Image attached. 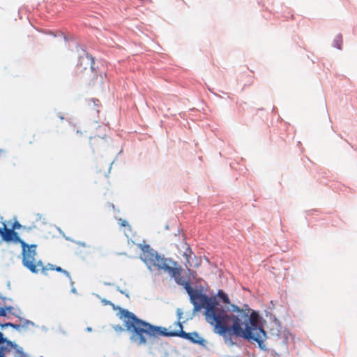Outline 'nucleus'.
Returning a JSON list of instances; mask_svg holds the SVG:
<instances>
[{"instance_id":"nucleus-5","label":"nucleus","mask_w":357,"mask_h":357,"mask_svg":"<svg viewBox=\"0 0 357 357\" xmlns=\"http://www.w3.org/2000/svg\"><path fill=\"white\" fill-rule=\"evenodd\" d=\"M106 129L105 127L98 126L96 128V133L89 137V144L94 151L95 149L104 148L107 145L105 138Z\"/></svg>"},{"instance_id":"nucleus-17","label":"nucleus","mask_w":357,"mask_h":357,"mask_svg":"<svg viewBox=\"0 0 357 357\" xmlns=\"http://www.w3.org/2000/svg\"><path fill=\"white\" fill-rule=\"evenodd\" d=\"M6 311H8V312H10V313H12V314H14V313L12 312V311H13V310L14 309V308H13V307H12V306H8V307H6Z\"/></svg>"},{"instance_id":"nucleus-11","label":"nucleus","mask_w":357,"mask_h":357,"mask_svg":"<svg viewBox=\"0 0 357 357\" xmlns=\"http://www.w3.org/2000/svg\"><path fill=\"white\" fill-rule=\"evenodd\" d=\"M88 132V131H87V130H86L85 129H78V130H77V132H76V134H77V136H81V135H82V134H83L84 132H85V133H86V132Z\"/></svg>"},{"instance_id":"nucleus-3","label":"nucleus","mask_w":357,"mask_h":357,"mask_svg":"<svg viewBox=\"0 0 357 357\" xmlns=\"http://www.w3.org/2000/svg\"><path fill=\"white\" fill-rule=\"evenodd\" d=\"M142 251L141 259L151 271H164L167 273L169 271L172 273L174 272V269H172V267L177 265L176 261L161 257L156 251L151 249L149 245H145Z\"/></svg>"},{"instance_id":"nucleus-21","label":"nucleus","mask_w":357,"mask_h":357,"mask_svg":"<svg viewBox=\"0 0 357 357\" xmlns=\"http://www.w3.org/2000/svg\"><path fill=\"white\" fill-rule=\"evenodd\" d=\"M337 47L338 49H341L340 45H337Z\"/></svg>"},{"instance_id":"nucleus-6","label":"nucleus","mask_w":357,"mask_h":357,"mask_svg":"<svg viewBox=\"0 0 357 357\" xmlns=\"http://www.w3.org/2000/svg\"><path fill=\"white\" fill-rule=\"evenodd\" d=\"M172 269H174V272L172 273L169 271L168 274L175 280L178 284L183 286L187 293L190 292L192 287L190 286V280H185L181 275V267L176 265L172 267Z\"/></svg>"},{"instance_id":"nucleus-1","label":"nucleus","mask_w":357,"mask_h":357,"mask_svg":"<svg viewBox=\"0 0 357 357\" xmlns=\"http://www.w3.org/2000/svg\"><path fill=\"white\" fill-rule=\"evenodd\" d=\"M188 294L194 311L204 308L206 321L213 328L214 333L222 336L226 342L233 345L232 336L234 335L256 342L261 349H266L264 344L266 333L260 326L259 317L255 311L242 309L236 305L224 310L215 296L208 297L193 288Z\"/></svg>"},{"instance_id":"nucleus-16","label":"nucleus","mask_w":357,"mask_h":357,"mask_svg":"<svg viewBox=\"0 0 357 357\" xmlns=\"http://www.w3.org/2000/svg\"><path fill=\"white\" fill-rule=\"evenodd\" d=\"M12 328L19 330L21 328V325L13 324Z\"/></svg>"},{"instance_id":"nucleus-9","label":"nucleus","mask_w":357,"mask_h":357,"mask_svg":"<svg viewBox=\"0 0 357 357\" xmlns=\"http://www.w3.org/2000/svg\"><path fill=\"white\" fill-rule=\"evenodd\" d=\"M218 296L222 299V302L225 304H227L225 307H223L224 310H227L228 308L231 309V305L233 304L231 303L229 298L228 296L221 289H220L218 292Z\"/></svg>"},{"instance_id":"nucleus-7","label":"nucleus","mask_w":357,"mask_h":357,"mask_svg":"<svg viewBox=\"0 0 357 357\" xmlns=\"http://www.w3.org/2000/svg\"><path fill=\"white\" fill-rule=\"evenodd\" d=\"M0 235L2 237V239L6 242L14 241L15 243H19L21 244V242L23 241V240L19 237L17 233L11 229H7L5 227L4 230L1 231Z\"/></svg>"},{"instance_id":"nucleus-12","label":"nucleus","mask_w":357,"mask_h":357,"mask_svg":"<svg viewBox=\"0 0 357 357\" xmlns=\"http://www.w3.org/2000/svg\"><path fill=\"white\" fill-rule=\"evenodd\" d=\"M0 316L6 317V309L3 307L0 308Z\"/></svg>"},{"instance_id":"nucleus-23","label":"nucleus","mask_w":357,"mask_h":357,"mask_svg":"<svg viewBox=\"0 0 357 357\" xmlns=\"http://www.w3.org/2000/svg\"><path fill=\"white\" fill-rule=\"evenodd\" d=\"M1 231H2V229H0V234L1 233Z\"/></svg>"},{"instance_id":"nucleus-14","label":"nucleus","mask_w":357,"mask_h":357,"mask_svg":"<svg viewBox=\"0 0 357 357\" xmlns=\"http://www.w3.org/2000/svg\"><path fill=\"white\" fill-rule=\"evenodd\" d=\"M6 340L3 337L2 333L0 332V344H3L6 342Z\"/></svg>"},{"instance_id":"nucleus-4","label":"nucleus","mask_w":357,"mask_h":357,"mask_svg":"<svg viewBox=\"0 0 357 357\" xmlns=\"http://www.w3.org/2000/svg\"><path fill=\"white\" fill-rule=\"evenodd\" d=\"M20 245L22 248V264L31 272L37 273L43 265L41 261H37L36 259L37 245H28L24 241Z\"/></svg>"},{"instance_id":"nucleus-19","label":"nucleus","mask_w":357,"mask_h":357,"mask_svg":"<svg viewBox=\"0 0 357 357\" xmlns=\"http://www.w3.org/2000/svg\"><path fill=\"white\" fill-rule=\"evenodd\" d=\"M95 105H98L100 103V101L98 100H96V101H93Z\"/></svg>"},{"instance_id":"nucleus-13","label":"nucleus","mask_w":357,"mask_h":357,"mask_svg":"<svg viewBox=\"0 0 357 357\" xmlns=\"http://www.w3.org/2000/svg\"><path fill=\"white\" fill-rule=\"evenodd\" d=\"M1 328H6V327H12L13 326V323H10V322H8V323H6V324H0Z\"/></svg>"},{"instance_id":"nucleus-15","label":"nucleus","mask_w":357,"mask_h":357,"mask_svg":"<svg viewBox=\"0 0 357 357\" xmlns=\"http://www.w3.org/2000/svg\"><path fill=\"white\" fill-rule=\"evenodd\" d=\"M114 329L116 331H123V328H122V326L118 325L116 326H114Z\"/></svg>"},{"instance_id":"nucleus-10","label":"nucleus","mask_w":357,"mask_h":357,"mask_svg":"<svg viewBox=\"0 0 357 357\" xmlns=\"http://www.w3.org/2000/svg\"><path fill=\"white\" fill-rule=\"evenodd\" d=\"M22 227V225L17 221L15 222L13 225V227L11 229H19Z\"/></svg>"},{"instance_id":"nucleus-8","label":"nucleus","mask_w":357,"mask_h":357,"mask_svg":"<svg viewBox=\"0 0 357 357\" xmlns=\"http://www.w3.org/2000/svg\"><path fill=\"white\" fill-rule=\"evenodd\" d=\"M40 271H41L42 273H43L44 275H47L48 271H56L57 272L63 273L68 278L70 279V273L68 271H66V270H63L60 266H56L51 264H48L46 266L43 265V267L41 268Z\"/></svg>"},{"instance_id":"nucleus-2","label":"nucleus","mask_w":357,"mask_h":357,"mask_svg":"<svg viewBox=\"0 0 357 357\" xmlns=\"http://www.w3.org/2000/svg\"><path fill=\"white\" fill-rule=\"evenodd\" d=\"M122 314L126 319L125 326L128 331L132 333L131 340L139 345L146 343V336L150 337L158 336L180 337L200 345H204L205 343L204 339L197 332L186 333L183 331V326L179 321L174 323V325L178 328V330L168 331L166 328L155 326L139 319L133 313L128 310L123 311Z\"/></svg>"},{"instance_id":"nucleus-18","label":"nucleus","mask_w":357,"mask_h":357,"mask_svg":"<svg viewBox=\"0 0 357 357\" xmlns=\"http://www.w3.org/2000/svg\"><path fill=\"white\" fill-rule=\"evenodd\" d=\"M122 226H126L128 225V222L126 220H123L121 222Z\"/></svg>"},{"instance_id":"nucleus-22","label":"nucleus","mask_w":357,"mask_h":357,"mask_svg":"<svg viewBox=\"0 0 357 357\" xmlns=\"http://www.w3.org/2000/svg\"><path fill=\"white\" fill-rule=\"evenodd\" d=\"M188 250H189L190 252H191V250L190 249V248H188Z\"/></svg>"},{"instance_id":"nucleus-20","label":"nucleus","mask_w":357,"mask_h":357,"mask_svg":"<svg viewBox=\"0 0 357 357\" xmlns=\"http://www.w3.org/2000/svg\"><path fill=\"white\" fill-rule=\"evenodd\" d=\"M178 319H181V316L182 313L180 312V310H178Z\"/></svg>"}]
</instances>
